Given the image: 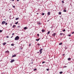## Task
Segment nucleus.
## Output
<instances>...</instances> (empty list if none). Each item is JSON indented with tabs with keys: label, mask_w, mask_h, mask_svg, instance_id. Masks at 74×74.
<instances>
[{
	"label": "nucleus",
	"mask_w": 74,
	"mask_h": 74,
	"mask_svg": "<svg viewBox=\"0 0 74 74\" xmlns=\"http://www.w3.org/2000/svg\"><path fill=\"white\" fill-rule=\"evenodd\" d=\"M19 38V36H17L15 38L14 40H18Z\"/></svg>",
	"instance_id": "1"
},
{
	"label": "nucleus",
	"mask_w": 74,
	"mask_h": 74,
	"mask_svg": "<svg viewBox=\"0 0 74 74\" xmlns=\"http://www.w3.org/2000/svg\"><path fill=\"white\" fill-rule=\"evenodd\" d=\"M42 49H41L39 51L40 52V54H41L42 53Z\"/></svg>",
	"instance_id": "2"
},
{
	"label": "nucleus",
	"mask_w": 74,
	"mask_h": 74,
	"mask_svg": "<svg viewBox=\"0 0 74 74\" xmlns=\"http://www.w3.org/2000/svg\"><path fill=\"white\" fill-rule=\"evenodd\" d=\"M5 21H2V25H4V24H5Z\"/></svg>",
	"instance_id": "3"
},
{
	"label": "nucleus",
	"mask_w": 74,
	"mask_h": 74,
	"mask_svg": "<svg viewBox=\"0 0 74 74\" xmlns=\"http://www.w3.org/2000/svg\"><path fill=\"white\" fill-rule=\"evenodd\" d=\"M15 61V60L13 59L10 62H11V63H12V62H14Z\"/></svg>",
	"instance_id": "4"
},
{
	"label": "nucleus",
	"mask_w": 74,
	"mask_h": 74,
	"mask_svg": "<svg viewBox=\"0 0 74 74\" xmlns=\"http://www.w3.org/2000/svg\"><path fill=\"white\" fill-rule=\"evenodd\" d=\"M16 56V55H13L12 56V57L13 58L14 57H15V56Z\"/></svg>",
	"instance_id": "5"
},
{
	"label": "nucleus",
	"mask_w": 74,
	"mask_h": 74,
	"mask_svg": "<svg viewBox=\"0 0 74 74\" xmlns=\"http://www.w3.org/2000/svg\"><path fill=\"white\" fill-rule=\"evenodd\" d=\"M16 27V25H13V26L12 27H13V28H15Z\"/></svg>",
	"instance_id": "6"
},
{
	"label": "nucleus",
	"mask_w": 74,
	"mask_h": 74,
	"mask_svg": "<svg viewBox=\"0 0 74 74\" xmlns=\"http://www.w3.org/2000/svg\"><path fill=\"white\" fill-rule=\"evenodd\" d=\"M27 28L26 27H25L24 28V30H26V29H27Z\"/></svg>",
	"instance_id": "7"
},
{
	"label": "nucleus",
	"mask_w": 74,
	"mask_h": 74,
	"mask_svg": "<svg viewBox=\"0 0 74 74\" xmlns=\"http://www.w3.org/2000/svg\"><path fill=\"white\" fill-rule=\"evenodd\" d=\"M56 35V33H54L53 35L52 36H55Z\"/></svg>",
	"instance_id": "8"
},
{
	"label": "nucleus",
	"mask_w": 74,
	"mask_h": 74,
	"mask_svg": "<svg viewBox=\"0 0 74 74\" xmlns=\"http://www.w3.org/2000/svg\"><path fill=\"white\" fill-rule=\"evenodd\" d=\"M47 14L48 15H50V12H48L47 13Z\"/></svg>",
	"instance_id": "9"
},
{
	"label": "nucleus",
	"mask_w": 74,
	"mask_h": 74,
	"mask_svg": "<svg viewBox=\"0 0 74 74\" xmlns=\"http://www.w3.org/2000/svg\"><path fill=\"white\" fill-rule=\"evenodd\" d=\"M3 45H5V44H6V43L4 42V43H3Z\"/></svg>",
	"instance_id": "10"
},
{
	"label": "nucleus",
	"mask_w": 74,
	"mask_h": 74,
	"mask_svg": "<svg viewBox=\"0 0 74 74\" xmlns=\"http://www.w3.org/2000/svg\"><path fill=\"white\" fill-rule=\"evenodd\" d=\"M68 60H71V58H69L68 59Z\"/></svg>",
	"instance_id": "11"
},
{
	"label": "nucleus",
	"mask_w": 74,
	"mask_h": 74,
	"mask_svg": "<svg viewBox=\"0 0 74 74\" xmlns=\"http://www.w3.org/2000/svg\"><path fill=\"white\" fill-rule=\"evenodd\" d=\"M18 23V21H17L15 23V24H16V25H17Z\"/></svg>",
	"instance_id": "12"
},
{
	"label": "nucleus",
	"mask_w": 74,
	"mask_h": 74,
	"mask_svg": "<svg viewBox=\"0 0 74 74\" xmlns=\"http://www.w3.org/2000/svg\"><path fill=\"white\" fill-rule=\"evenodd\" d=\"M38 25H41V23L39 22L38 23Z\"/></svg>",
	"instance_id": "13"
},
{
	"label": "nucleus",
	"mask_w": 74,
	"mask_h": 74,
	"mask_svg": "<svg viewBox=\"0 0 74 74\" xmlns=\"http://www.w3.org/2000/svg\"><path fill=\"white\" fill-rule=\"evenodd\" d=\"M19 19V18H17L15 19V20H18Z\"/></svg>",
	"instance_id": "14"
},
{
	"label": "nucleus",
	"mask_w": 74,
	"mask_h": 74,
	"mask_svg": "<svg viewBox=\"0 0 74 74\" xmlns=\"http://www.w3.org/2000/svg\"><path fill=\"white\" fill-rule=\"evenodd\" d=\"M40 38H39L38 39H36V41H39V40H40Z\"/></svg>",
	"instance_id": "15"
},
{
	"label": "nucleus",
	"mask_w": 74,
	"mask_h": 74,
	"mask_svg": "<svg viewBox=\"0 0 74 74\" xmlns=\"http://www.w3.org/2000/svg\"><path fill=\"white\" fill-rule=\"evenodd\" d=\"M42 32H44L45 31V30H44V29H42Z\"/></svg>",
	"instance_id": "16"
},
{
	"label": "nucleus",
	"mask_w": 74,
	"mask_h": 74,
	"mask_svg": "<svg viewBox=\"0 0 74 74\" xmlns=\"http://www.w3.org/2000/svg\"><path fill=\"white\" fill-rule=\"evenodd\" d=\"M61 14H62V13H61V12H59V15H61Z\"/></svg>",
	"instance_id": "17"
},
{
	"label": "nucleus",
	"mask_w": 74,
	"mask_h": 74,
	"mask_svg": "<svg viewBox=\"0 0 74 74\" xmlns=\"http://www.w3.org/2000/svg\"><path fill=\"white\" fill-rule=\"evenodd\" d=\"M62 44V42L60 43V44H59V45H61Z\"/></svg>",
	"instance_id": "18"
},
{
	"label": "nucleus",
	"mask_w": 74,
	"mask_h": 74,
	"mask_svg": "<svg viewBox=\"0 0 74 74\" xmlns=\"http://www.w3.org/2000/svg\"><path fill=\"white\" fill-rule=\"evenodd\" d=\"M50 33V32H47V34H49V33Z\"/></svg>",
	"instance_id": "19"
},
{
	"label": "nucleus",
	"mask_w": 74,
	"mask_h": 74,
	"mask_svg": "<svg viewBox=\"0 0 74 74\" xmlns=\"http://www.w3.org/2000/svg\"><path fill=\"white\" fill-rule=\"evenodd\" d=\"M44 14H45L44 13H42V15H44Z\"/></svg>",
	"instance_id": "20"
},
{
	"label": "nucleus",
	"mask_w": 74,
	"mask_h": 74,
	"mask_svg": "<svg viewBox=\"0 0 74 74\" xmlns=\"http://www.w3.org/2000/svg\"><path fill=\"white\" fill-rule=\"evenodd\" d=\"M63 73V72H60V74H62Z\"/></svg>",
	"instance_id": "21"
},
{
	"label": "nucleus",
	"mask_w": 74,
	"mask_h": 74,
	"mask_svg": "<svg viewBox=\"0 0 74 74\" xmlns=\"http://www.w3.org/2000/svg\"><path fill=\"white\" fill-rule=\"evenodd\" d=\"M62 34H63L62 33H61L60 34V35L61 36H62Z\"/></svg>",
	"instance_id": "22"
},
{
	"label": "nucleus",
	"mask_w": 74,
	"mask_h": 74,
	"mask_svg": "<svg viewBox=\"0 0 74 74\" xmlns=\"http://www.w3.org/2000/svg\"><path fill=\"white\" fill-rule=\"evenodd\" d=\"M66 11H67L66 10H63L64 12H66Z\"/></svg>",
	"instance_id": "23"
},
{
	"label": "nucleus",
	"mask_w": 74,
	"mask_h": 74,
	"mask_svg": "<svg viewBox=\"0 0 74 74\" xmlns=\"http://www.w3.org/2000/svg\"><path fill=\"white\" fill-rule=\"evenodd\" d=\"M5 53H6V52H8V53H9V51H6L5 52Z\"/></svg>",
	"instance_id": "24"
},
{
	"label": "nucleus",
	"mask_w": 74,
	"mask_h": 74,
	"mask_svg": "<svg viewBox=\"0 0 74 74\" xmlns=\"http://www.w3.org/2000/svg\"><path fill=\"white\" fill-rule=\"evenodd\" d=\"M45 63V62H44V61H43L42 62V64H43V63Z\"/></svg>",
	"instance_id": "25"
},
{
	"label": "nucleus",
	"mask_w": 74,
	"mask_h": 74,
	"mask_svg": "<svg viewBox=\"0 0 74 74\" xmlns=\"http://www.w3.org/2000/svg\"><path fill=\"white\" fill-rule=\"evenodd\" d=\"M14 44H11V45L12 46H14Z\"/></svg>",
	"instance_id": "26"
},
{
	"label": "nucleus",
	"mask_w": 74,
	"mask_h": 74,
	"mask_svg": "<svg viewBox=\"0 0 74 74\" xmlns=\"http://www.w3.org/2000/svg\"><path fill=\"white\" fill-rule=\"evenodd\" d=\"M2 32V30H0V33H1Z\"/></svg>",
	"instance_id": "27"
},
{
	"label": "nucleus",
	"mask_w": 74,
	"mask_h": 74,
	"mask_svg": "<svg viewBox=\"0 0 74 74\" xmlns=\"http://www.w3.org/2000/svg\"><path fill=\"white\" fill-rule=\"evenodd\" d=\"M63 32H65L66 31V30L65 29H64L63 30Z\"/></svg>",
	"instance_id": "28"
},
{
	"label": "nucleus",
	"mask_w": 74,
	"mask_h": 74,
	"mask_svg": "<svg viewBox=\"0 0 74 74\" xmlns=\"http://www.w3.org/2000/svg\"><path fill=\"white\" fill-rule=\"evenodd\" d=\"M9 38V36H6V38Z\"/></svg>",
	"instance_id": "29"
},
{
	"label": "nucleus",
	"mask_w": 74,
	"mask_h": 74,
	"mask_svg": "<svg viewBox=\"0 0 74 74\" xmlns=\"http://www.w3.org/2000/svg\"><path fill=\"white\" fill-rule=\"evenodd\" d=\"M13 8H15V6H13Z\"/></svg>",
	"instance_id": "30"
},
{
	"label": "nucleus",
	"mask_w": 74,
	"mask_h": 74,
	"mask_svg": "<svg viewBox=\"0 0 74 74\" xmlns=\"http://www.w3.org/2000/svg\"><path fill=\"white\" fill-rule=\"evenodd\" d=\"M68 36H69V37H70V36H71V34H70Z\"/></svg>",
	"instance_id": "31"
},
{
	"label": "nucleus",
	"mask_w": 74,
	"mask_h": 74,
	"mask_svg": "<svg viewBox=\"0 0 74 74\" xmlns=\"http://www.w3.org/2000/svg\"><path fill=\"white\" fill-rule=\"evenodd\" d=\"M36 69H34V71H36Z\"/></svg>",
	"instance_id": "32"
},
{
	"label": "nucleus",
	"mask_w": 74,
	"mask_h": 74,
	"mask_svg": "<svg viewBox=\"0 0 74 74\" xmlns=\"http://www.w3.org/2000/svg\"><path fill=\"white\" fill-rule=\"evenodd\" d=\"M46 70H47V71H49V69H46Z\"/></svg>",
	"instance_id": "33"
},
{
	"label": "nucleus",
	"mask_w": 74,
	"mask_h": 74,
	"mask_svg": "<svg viewBox=\"0 0 74 74\" xmlns=\"http://www.w3.org/2000/svg\"><path fill=\"white\" fill-rule=\"evenodd\" d=\"M72 34H74V32H73L72 33Z\"/></svg>",
	"instance_id": "34"
},
{
	"label": "nucleus",
	"mask_w": 74,
	"mask_h": 74,
	"mask_svg": "<svg viewBox=\"0 0 74 74\" xmlns=\"http://www.w3.org/2000/svg\"><path fill=\"white\" fill-rule=\"evenodd\" d=\"M5 25H7V23H5Z\"/></svg>",
	"instance_id": "35"
},
{
	"label": "nucleus",
	"mask_w": 74,
	"mask_h": 74,
	"mask_svg": "<svg viewBox=\"0 0 74 74\" xmlns=\"http://www.w3.org/2000/svg\"><path fill=\"white\" fill-rule=\"evenodd\" d=\"M62 3H64V1H62Z\"/></svg>",
	"instance_id": "36"
},
{
	"label": "nucleus",
	"mask_w": 74,
	"mask_h": 74,
	"mask_svg": "<svg viewBox=\"0 0 74 74\" xmlns=\"http://www.w3.org/2000/svg\"><path fill=\"white\" fill-rule=\"evenodd\" d=\"M16 1H19V0H17Z\"/></svg>",
	"instance_id": "37"
},
{
	"label": "nucleus",
	"mask_w": 74,
	"mask_h": 74,
	"mask_svg": "<svg viewBox=\"0 0 74 74\" xmlns=\"http://www.w3.org/2000/svg\"><path fill=\"white\" fill-rule=\"evenodd\" d=\"M37 36H39V34H37Z\"/></svg>",
	"instance_id": "38"
},
{
	"label": "nucleus",
	"mask_w": 74,
	"mask_h": 74,
	"mask_svg": "<svg viewBox=\"0 0 74 74\" xmlns=\"http://www.w3.org/2000/svg\"><path fill=\"white\" fill-rule=\"evenodd\" d=\"M14 33H13L12 34V36H13V35H14Z\"/></svg>",
	"instance_id": "39"
},
{
	"label": "nucleus",
	"mask_w": 74,
	"mask_h": 74,
	"mask_svg": "<svg viewBox=\"0 0 74 74\" xmlns=\"http://www.w3.org/2000/svg\"><path fill=\"white\" fill-rule=\"evenodd\" d=\"M20 49H22V48H21V47H20Z\"/></svg>",
	"instance_id": "40"
},
{
	"label": "nucleus",
	"mask_w": 74,
	"mask_h": 74,
	"mask_svg": "<svg viewBox=\"0 0 74 74\" xmlns=\"http://www.w3.org/2000/svg\"><path fill=\"white\" fill-rule=\"evenodd\" d=\"M30 45H31L30 44H29V46H30Z\"/></svg>",
	"instance_id": "41"
},
{
	"label": "nucleus",
	"mask_w": 74,
	"mask_h": 74,
	"mask_svg": "<svg viewBox=\"0 0 74 74\" xmlns=\"http://www.w3.org/2000/svg\"><path fill=\"white\" fill-rule=\"evenodd\" d=\"M38 45H39V46L40 45V44H38Z\"/></svg>",
	"instance_id": "42"
},
{
	"label": "nucleus",
	"mask_w": 74,
	"mask_h": 74,
	"mask_svg": "<svg viewBox=\"0 0 74 74\" xmlns=\"http://www.w3.org/2000/svg\"><path fill=\"white\" fill-rule=\"evenodd\" d=\"M64 67H67V66H65Z\"/></svg>",
	"instance_id": "43"
},
{
	"label": "nucleus",
	"mask_w": 74,
	"mask_h": 74,
	"mask_svg": "<svg viewBox=\"0 0 74 74\" xmlns=\"http://www.w3.org/2000/svg\"><path fill=\"white\" fill-rule=\"evenodd\" d=\"M65 55V54H63V56H64Z\"/></svg>",
	"instance_id": "44"
},
{
	"label": "nucleus",
	"mask_w": 74,
	"mask_h": 74,
	"mask_svg": "<svg viewBox=\"0 0 74 74\" xmlns=\"http://www.w3.org/2000/svg\"><path fill=\"white\" fill-rule=\"evenodd\" d=\"M12 1H14V0H12Z\"/></svg>",
	"instance_id": "45"
},
{
	"label": "nucleus",
	"mask_w": 74,
	"mask_h": 74,
	"mask_svg": "<svg viewBox=\"0 0 74 74\" xmlns=\"http://www.w3.org/2000/svg\"><path fill=\"white\" fill-rule=\"evenodd\" d=\"M11 38H12V36L11 37Z\"/></svg>",
	"instance_id": "46"
},
{
	"label": "nucleus",
	"mask_w": 74,
	"mask_h": 74,
	"mask_svg": "<svg viewBox=\"0 0 74 74\" xmlns=\"http://www.w3.org/2000/svg\"><path fill=\"white\" fill-rule=\"evenodd\" d=\"M37 14V15H38V13Z\"/></svg>",
	"instance_id": "47"
},
{
	"label": "nucleus",
	"mask_w": 74,
	"mask_h": 74,
	"mask_svg": "<svg viewBox=\"0 0 74 74\" xmlns=\"http://www.w3.org/2000/svg\"><path fill=\"white\" fill-rule=\"evenodd\" d=\"M49 21V20H48L47 21L48 22Z\"/></svg>",
	"instance_id": "48"
},
{
	"label": "nucleus",
	"mask_w": 74,
	"mask_h": 74,
	"mask_svg": "<svg viewBox=\"0 0 74 74\" xmlns=\"http://www.w3.org/2000/svg\"><path fill=\"white\" fill-rule=\"evenodd\" d=\"M11 25L12 26V24H11Z\"/></svg>",
	"instance_id": "49"
},
{
	"label": "nucleus",
	"mask_w": 74,
	"mask_h": 74,
	"mask_svg": "<svg viewBox=\"0 0 74 74\" xmlns=\"http://www.w3.org/2000/svg\"><path fill=\"white\" fill-rule=\"evenodd\" d=\"M19 27V26H18V27Z\"/></svg>",
	"instance_id": "50"
},
{
	"label": "nucleus",
	"mask_w": 74,
	"mask_h": 74,
	"mask_svg": "<svg viewBox=\"0 0 74 74\" xmlns=\"http://www.w3.org/2000/svg\"><path fill=\"white\" fill-rule=\"evenodd\" d=\"M37 53H39V52H38Z\"/></svg>",
	"instance_id": "51"
},
{
	"label": "nucleus",
	"mask_w": 74,
	"mask_h": 74,
	"mask_svg": "<svg viewBox=\"0 0 74 74\" xmlns=\"http://www.w3.org/2000/svg\"><path fill=\"white\" fill-rule=\"evenodd\" d=\"M70 74H71V73Z\"/></svg>",
	"instance_id": "52"
}]
</instances>
